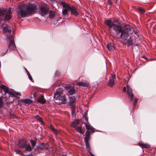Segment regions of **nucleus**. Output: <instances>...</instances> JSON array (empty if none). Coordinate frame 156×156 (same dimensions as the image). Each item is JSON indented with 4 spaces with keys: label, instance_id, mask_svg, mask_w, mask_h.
Masks as SVG:
<instances>
[{
    "label": "nucleus",
    "instance_id": "nucleus-1",
    "mask_svg": "<svg viewBox=\"0 0 156 156\" xmlns=\"http://www.w3.org/2000/svg\"><path fill=\"white\" fill-rule=\"evenodd\" d=\"M36 8L35 5L29 3L19 5L16 9L17 15L23 18L28 16L35 12Z\"/></svg>",
    "mask_w": 156,
    "mask_h": 156
},
{
    "label": "nucleus",
    "instance_id": "nucleus-2",
    "mask_svg": "<svg viewBox=\"0 0 156 156\" xmlns=\"http://www.w3.org/2000/svg\"><path fill=\"white\" fill-rule=\"evenodd\" d=\"M115 20L112 21L110 19H107L105 20L104 23L105 25L108 26L109 30H111V28L113 27L116 34H118L121 33L123 28H122L119 25L115 24Z\"/></svg>",
    "mask_w": 156,
    "mask_h": 156
},
{
    "label": "nucleus",
    "instance_id": "nucleus-3",
    "mask_svg": "<svg viewBox=\"0 0 156 156\" xmlns=\"http://www.w3.org/2000/svg\"><path fill=\"white\" fill-rule=\"evenodd\" d=\"M132 28L129 25H127L125 27L121 32L120 37L124 41L127 40L129 36V34L130 33Z\"/></svg>",
    "mask_w": 156,
    "mask_h": 156
},
{
    "label": "nucleus",
    "instance_id": "nucleus-4",
    "mask_svg": "<svg viewBox=\"0 0 156 156\" xmlns=\"http://www.w3.org/2000/svg\"><path fill=\"white\" fill-rule=\"evenodd\" d=\"M11 12L10 9H0V16L3 17L5 15V19L6 20H8L11 19Z\"/></svg>",
    "mask_w": 156,
    "mask_h": 156
},
{
    "label": "nucleus",
    "instance_id": "nucleus-5",
    "mask_svg": "<svg viewBox=\"0 0 156 156\" xmlns=\"http://www.w3.org/2000/svg\"><path fill=\"white\" fill-rule=\"evenodd\" d=\"M7 38L9 40L8 48L7 51H14L16 49V47L15 44L13 37L11 35H7Z\"/></svg>",
    "mask_w": 156,
    "mask_h": 156
},
{
    "label": "nucleus",
    "instance_id": "nucleus-6",
    "mask_svg": "<svg viewBox=\"0 0 156 156\" xmlns=\"http://www.w3.org/2000/svg\"><path fill=\"white\" fill-rule=\"evenodd\" d=\"M0 88L4 90V91L5 93V94H6L7 93H8L12 95L13 96L15 97H16V96L18 95H21V94L20 93L18 92L16 93L15 92H11L9 91V88L4 85H2L0 87Z\"/></svg>",
    "mask_w": 156,
    "mask_h": 156
},
{
    "label": "nucleus",
    "instance_id": "nucleus-7",
    "mask_svg": "<svg viewBox=\"0 0 156 156\" xmlns=\"http://www.w3.org/2000/svg\"><path fill=\"white\" fill-rule=\"evenodd\" d=\"M60 3L62 5L63 7L65 8L62 9V16L67 15L68 14V11L69 10V7H70V5L67 3H65V2L63 1L61 2Z\"/></svg>",
    "mask_w": 156,
    "mask_h": 156
},
{
    "label": "nucleus",
    "instance_id": "nucleus-8",
    "mask_svg": "<svg viewBox=\"0 0 156 156\" xmlns=\"http://www.w3.org/2000/svg\"><path fill=\"white\" fill-rule=\"evenodd\" d=\"M127 94L128 96L130 97V101H132L134 99V95L133 93L131 88L128 85H127Z\"/></svg>",
    "mask_w": 156,
    "mask_h": 156
},
{
    "label": "nucleus",
    "instance_id": "nucleus-9",
    "mask_svg": "<svg viewBox=\"0 0 156 156\" xmlns=\"http://www.w3.org/2000/svg\"><path fill=\"white\" fill-rule=\"evenodd\" d=\"M112 76L110 78V79L108 81V82L107 83L108 86L111 87H113L114 84L115 83V81L114 80V79L115 78V75H114L113 74H112Z\"/></svg>",
    "mask_w": 156,
    "mask_h": 156
},
{
    "label": "nucleus",
    "instance_id": "nucleus-10",
    "mask_svg": "<svg viewBox=\"0 0 156 156\" xmlns=\"http://www.w3.org/2000/svg\"><path fill=\"white\" fill-rule=\"evenodd\" d=\"M69 10L71 11V14L75 16L78 15V11L76 7L73 6L69 7Z\"/></svg>",
    "mask_w": 156,
    "mask_h": 156
},
{
    "label": "nucleus",
    "instance_id": "nucleus-11",
    "mask_svg": "<svg viewBox=\"0 0 156 156\" xmlns=\"http://www.w3.org/2000/svg\"><path fill=\"white\" fill-rule=\"evenodd\" d=\"M63 92L62 89L60 88H58L56 91L54 96V98L57 99Z\"/></svg>",
    "mask_w": 156,
    "mask_h": 156
},
{
    "label": "nucleus",
    "instance_id": "nucleus-12",
    "mask_svg": "<svg viewBox=\"0 0 156 156\" xmlns=\"http://www.w3.org/2000/svg\"><path fill=\"white\" fill-rule=\"evenodd\" d=\"M49 10V8L47 6H44L41 5V7L40 10L41 12L44 14H47Z\"/></svg>",
    "mask_w": 156,
    "mask_h": 156
},
{
    "label": "nucleus",
    "instance_id": "nucleus-13",
    "mask_svg": "<svg viewBox=\"0 0 156 156\" xmlns=\"http://www.w3.org/2000/svg\"><path fill=\"white\" fill-rule=\"evenodd\" d=\"M27 144V141L23 140L21 139L19 141L18 146L20 148L24 147H25Z\"/></svg>",
    "mask_w": 156,
    "mask_h": 156
},
{
    "label": "nucleus",
    "instance_id": "nucleus-14",
    "mask_svg": "<svg viewBox=\"0 0 156 156\" xmlns=\"http://www.w3.org/2000/svg\"><path fill=\"white\" fill-rule=\"evenodd\" d=\"M76 84L79 86H83V87H87L89 85V83L88 82H83V81L78 82L76 83Z\"/></svg>",
    "mask_w": 156,
    "mask_h": 156
},
{
    "label": "nucleus",
    "instance_id": "nucleus-15",
    "mask_svg": "<svg viewBox=\"0 0 156 156\" xmlns=\"http://www.w3.org/2000/svg\"><path fill=\"white\" fill-rule=\"evenodd\" d=\"M138 145L142 148H149L150 147V146L147 144H144L143 143H139Z\"/></svg>",
    "mask_w": 156,
    "mask_h": 156
},
{
    "label": "nucleus",
    "instance_id": "nucleus-16",
    "mask_svg": "<svg viewBox=\"0 0 156 156\" xmlns=\"http://www.w3.org/2000/svg\"><path fill=\"white\" fill-rule=\"evenodd\" d=\"M80 122L79 119H77L74 121L71 124V126L75 128L78 125Z\"/></svg>",
    "mask_w": 156,
    "mask_h": 156
},
{
    "label": "nucleus",
    "instance_id": "nucleus-17",
    "mask_svg": "<svg viewBox=\"0 0 156 156\" xmlns=\"http://www.w3.org/2000/svg\"><path fill=\"white\" fill-rule=\"evenodd\" d=\"M37 101L41 104H44L46 103V101L44 99V96L42 95L37 100Z\"/></svg>",
    "mask_w": 156,
    "mask_h": 156
},
{
    "label": "nucleus",
    "instance_id": "nucleus-18",
    "mask_svg": "<svg viewBox=\"0 0 156 156\" xmlns=\"http://www.w3.org/2000/svg\"><path fill=\"white\" fill-rule=\"evenodd\" d=\"M59 100L60 101V102L63 104L66 103V99L64 96H61L59 98Z\"/></svg>",
    "mask_w": 156,
    "mask_h": 156
},
{
    "label": "nucleus",
    "instance_id": "nucleus-19",
    "mask_svg": "<svg viewBox=\"0 0 156 156\" xmlns=\"http://www.w3.org/2000/svg\"><path fill=\"white\" fill-rule=\"evenodd\" d=\"M76 101V99L74 97H70L69 104L70 106L72 105Z\"/></svg>",
    "mask_w": 156,
    "mask_h": 156
},
{
    "label": "nucleus",
    "instance_id": "nucleus-20",
    "mask_svg": "<svg viewBox=\"0 0 156 156\" xmlns=\"http://www.w3.org/2000/svg\"><path fill=\"white\" fill-rule=\"evenodd\" d=\"M3 32H10L11 29L10 26H7L4 27L3 29Z\"/></svg>",
    "mask_w": 156,
    "mask_h": 156
},
{
    "label": "nucleus",
    "instance_id": "nucleus-21",
    "mask_svg": "<svg viewBox=\"0 0 156 156\" xmlns=\"http://www.w3.org/2000/svg\"><path fill=\"white\" fill-rule=\"evenodd\" d=\"M107 48L109 51H112L114 49L113 44L111 43H108L107 45Z\"/></svg>",
    "mask_w": 156,
    "mask_h": 156
},
{
    "label": "nucleus",
    "instance_id": "nucleus-22",
    "mask_svg": "<svg viewBox=\"0 0 156 156\" xmlns=\"http://www.w3.org/2000/svg\"><path fill=\"white\" fill-rule=\"evenodd\" d=\"M86 144V147L88 152L90 154H92L90 152L91 149L90 146V144L89 142H85Z\"/></svg>",
    "mask_w": 156,
    "mask_h": 156
},
{
    "label": "nucleus",
    "instance_id": "nucleus-23",
    "mask_svg": "<svg viewBox=\"0 0 156 156\" xmlns=\"http://www.w3.org/2000/svg\"><path fill=\"white\" fill-rule=\"evenodd\" d=\"M126 44L127 46H131L133 45V40L131 37H130L126 41Z\"/></svg>",
    "mask_w": 156,
    "mask_h": 156
},
{
    "label": "nucleus",
    "instance_id": "nucleus-24",
    "mask_svg": "<svg viewBox=\"0 0 156 156\" xmlns=\"http://www.w3.org/2000/svg\"><path fill=\"white\" fill-rule=\"evenodd\" d=\"M25 147V149L26 151H30L32 150V149L31 147L30 144H26Z\"/></svg>",
    "mask_w": 156,
    "mask_h": 156
},
{
    "label": "nucleus",
    "instance_id": "nucleus-25",
    "mask_svg": "<svg viewBox=\"0 0 156 156\" xmlns=\"http://www.w3.org/2000/svg\"><path fill=\"white\" fill-rule=\"evenodd\" d=\"M21 101L23 103L30 104L32 103V101L29 99H25L21 100Z\"/></svg>",
    "mask_w": 156,
    "mask_h": 156
},
{
    "label": "nucleus",
    "instance_id": "nucleus-26",
    "mask_svg": "<svg viewBox=\"0 0 156 156\" xmlns=\"http://www.w3.org/2000/svg\"><path fill=\"white\" fill-rule=\"evenodd\" d=\"M50 127L51 129L53 132L56 135H57V130L51 125H50Z\"/></svg>",
    "mask_w": 156,
    "mask_h": 156
},
{
    "label": "nucleus",
    "instance_id": "nucleus-27",
    "mask_svg": "<svg viewBox=\"0 0 156 156\" xmlns=\"http://www.w3.org/2000/svg\"><path fill=\"white\" fill-rule=\"evenodd\" d=\"M76 130L81 134H83V132L82 130V128L81 126H79L76 127Z\"/></svg>",
    "mask_w": 156,
    "mask_h": 156
},
{
    "label": "nucleus",
    "instance_id": "nucleus-28",
    "mask_svg": "<svg viewBox=\"0 0 156 156\" xmlns=\"http://www.w3.org/2000/svg\"><path fill=\"white\" fill-rule=\"evenodd\" d=\"M75 90L73 87H70L69 90V93L70 95H72L75 93Z\"/></svg>",
    "mask_w": 156,
    "mask_h": 156
},
{
    "label": "nucleus",
    "instance_id": "nucleus-29",
    "mask_svg": "<svg viewBox=\"0 0 156 156\" xmlns=\"http://www.w3.org/2000/svg\"><path fill=\"white\" fill-rule=\"evenodd\" d=\"M55 15V13L52 11H50L49 13V16L50 18H53Z\"/></svg>",
    "mask_w": 156,
    "mask_h": 156
},
{
    "label": "nucleus",
    "instance_id": "nucleus-30",
    "mask_svg": "<svg viewBox=\"0 0 156 156\" xmlns=\"http://www.w3.org/2000/svg\"><path fill=\"white\" fill-rule=\"evenodd\" d=\"M84 124L85 125V126L87 129V130H88L90 129L91 127V126L90 125H89L88 124H87L86 123H84Z\"/></svg>",
    "mask_w": 156,
    "mask_h": 156
},
{
    "label": "nucleus",
    "instance_id": "nucleus-31",
    "mask_svg": "<svg viewBox=\"0 0 156 156\" xmlns=\"http://www.w3.org/2000/svg\"><path fill=\"white\" fill-rule=\"evenodd\" d=\"M30 142L33 148L35 146L36 144V141L32 140H30Z\"/></svg>",
    "mask_w": 156,
    "mask_h": 156
},
{
    "label": "nucleus",
    "instance_id": "nucleus-32",
    "mask_svg": "<svg viewBox=\"0 0 156 156\" xmlns=\"http://www.w3.org/2000/svg\"><path fill=\"white\" fill-rule=\"evenodd\" d=\"M90 137L89 136H86L84 138L85 142H89V140H90Z\"/></svg>",
    "mask_w": 156,
    "mask_h": 156
},
{
    "label": "nucleus",
    "instance_id": "nucleus-33",
    "mask_svg": "<svg viewBox=\"0 0 156 156\" xmlns=\"http://www.w3.org/2000/svg\"><path fill=\"white\" fill-rule=\"evenodd\" d=\"M35 118L40 122L42 121V119L41 118L39 115H36V116Z\"/></svg>",
    "mask_w": 156,
    "mask_h": 156
},
{
    "label": "nucleus",
    "instance_id": "nucleus-34",
    "mask_svg": "<svg viewBox=\"0 0 156 156\" xmlns=\"http://www.w3.org/2000/svg\"><path fill=\"white\" fill-rule=\"evenodd\" d=\"M139 10L141 13H144L145 12V10L144 9L142 8H139Z\"/></svg>",
    "mask_w": 156,
    "mask_h": 156
},
{
    "label": "nucleus",
    "instance_id": "nucleus-35",
    "mask_svg": "<svg viewBox=\"0 0 156 156\" xmlns=\"http://www.w3.org/2000/svg\"><path fill=\"white\" fill-rule=\"evenodd\" d=\"M85 136H90V133L89 130L87 131L85 134Z\"/></svg>",
    "mask_w": 156,
    "mask_h": 156
},
{
    "label": "nucleus",
    "instance_id": "nucleus-36",
    "mask_svg": "<svg viewBox=\"0 0 156 156\" xmlns=\"http://www.w3.org/2000/svg\"><path fill=\"white\" fill-rule=\"evenodd\" d=\"M3 101L2 98L0 97V108L3 105Z\"/></svg>",
    "mask_w": 156,
    "mask_h": 156
},
{
    "label": "nucleus",
    "instance_id": "nucleus-37",
    "mask_svg": "<svg viewBox=\"0 0 156 156\" xmlns=\"http://www.w3.org/2000/svg\"><path fill=\"white\" fill-rule=\"evenodd\" d=\"M137 101H138V100L136 98H134V100L133 102V105L134 106L136 105V103H137Z\"/></svg>",
    "mask_w": 156,
    "mask_h": 156
},
{
    "label": "nucleus",
    "instance_id": "nucleus-38",
    "mask_svg": "<svg viewBox=\"0 0 156 156\" xmlns=\"http://www.w3.org/2000/svg\"><path fill=\"white\" fill-rule=\"evenodd\" d=\"M89 130H90L91 132L92 133H94V128L93 127H91L90 129Z\"/></svg>",
    "mask_w": 156,
    "mask_h": 156
},
{
    "label": "nucleus",
    "instance_id": "nucleus-39",
    "mask_svg": "<svg viewBox=\"0 0 156 156\" xmlns=\"http://www.w3.org/2000/svg\"><path fill=\"white\" fill-rule=\"evenodd\" d=\"M27 75L28 76L29 79H30V80L32 81L33 80V79L32 78V77L31 76V75H30V73L29 74H28Z\"/></svg>",
    "mask_w": 156,
    "mask_h": 156
},
{
    "label": "nucleus",
    "instance_id": "nucleus-40",
    "mask_svg": "<svg viewBox=\"0 0 156 156\" xmlns=\"http://www.w3.org/2000/svg\"><path fill=\"white\" fill-rule=\"evenodd\" d=\"M75 111L73 110L72 111V114L73 116H75L76 115V113Z\"/></svg>",
    "mask_w": 156,
    "mask_h": 156
},
{
    "label": "nucleus",
    "instance_id": "nucleus-41",
    "mask_svg": "<svg viewBox=\"0 0 156 156\" xmlns=\"http://www.w3.org/2000/svg\"><path fill=\"white\" fill-rule=\"evenodd\" d=\"M76 107L75 106H73L71 107L72 111H75Z\"/></svg>",
    "mask_w": 156,
    "mask_h": 156
},
{
    "label": "nucleus",
    "instance_id": "nucleus-42",
    "mask_svg": "<svg viewBox=\"0 0 156 156\" xmlns=\"http://www.w3.org/2000/svg\"><path fill=\"white\" fill-rule=\"evenodd\" d=\"M142 58H145V60L147 61V58L145 56H144V55L142 56Z\"/></svg>",
    "mask_w": 156,
    "mask_h": 156
},
{
    "label": "nucleus",
    "instance_id": "nucleus-43",
    "mask_svg": "<svg viewBox=\"0 0 156 156\" xmlns=\"http://www.w3.org/2000/svg\"><path fill=\"white\" fill-rule=\"evenodd\" d=\"M24 69L27 74L29 73V72L27 70L26 68H24Z\"/></svg>",
    "mask_w": 156,
    "mask_h": 156
},
{
    "label": "nucleus",
    "instance_id": "nucleus-44",
    "mask_svg": "<svg viewBox=\"0 0 156 156\" xmlns=\"http://www.w3.org/2000/svg\"><path fill=\"white\" fill-rule=\"evenodd\" d=\"M126 88L125 87H124L123 88V91L124 92H126Z\"/></svg>",
    "mask_w": 156,
    "mask_h": 156
},
{
    "label": "nucleus",
    "instance_id": "nucleus-45",
    "mask_svg": "<svg viewBox=\"0 0 156 156\" xmlns=\"http://www.w3.org/2000/svg\"><path fill=\"white\" fill-rule=\"evenodd\" d=\"M85 120H86V121L87 122L88 121V117H86V116H85Z\"/></svg>",
    "mask_w": 156,
    "mask_h": 156
}]
</instances>
